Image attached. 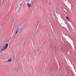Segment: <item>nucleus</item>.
I'll return each mask as SVG.
<instances>
[{
    "label": "nucleus",
    "mask_w": 76,
    "mask_h": 76,
    "mask_svg": "<svg viewBox=\"0 0 76 76\" xmlns=\"http://www.w3.org/2000/svg\"><path fill=\"white\" fill-rule=\"evenodd\" d=\"M65 35L64 36V37L65 39H66L67 42H68L70 44H74V43H73V41L72 39L69 37L68 35L66 34H65Z\"/></svg>",
    "instance_id": "obj_1"
},
{
    "label": "nucleus",
    "mask_w": 76,
    "mask_h": 76,
    "mask_svg": "<svg viewBox=\"0 0 76 76\" xmlns=\"http://www.w3.org/2000/svg\"><path fill=\"white\" fill-rule=\"evenodd\" d=\"M65 4L66 6H67V7L69 9H72V5L70 4H69V1H67V0H65Z\"/></svg>",
    "instance_id": "obj_2"
},
{
    "label": "nucleus",
    "mask_w": 76,
    "mask_h": 76,
    "mask_svg": "<svg viewBox=\"0 0 76 76\" xmlns=\"http://www.w3.org/2000/svg\"><path fill=\"white\" fill-rule=\"evenodd\" d=\"M66 22L65 21H62L61 22V24L60 25L62 27V28H65V27H66Z\"/></svg>",
    "instance_id": "obj_3"
},
{
    "label": "nucleus",
    "mask_w": 76,
    "mask_h": 76,
    "mask_svg": "<svg viewBox=\"0 0 76 76\" xmlns=\"http://www.w3.org/2000/svg\"><path fill=\"white\" fill-rule=\"evenodd\" d=\"M9 41H7L6 44H5V46H4V47H3V48L1 49V51H3V50H5L7 48L9 45Z\"/></svg>",
    "instance_id": "obj_4"
},
{
    "label": "nucleus",
    "mask_w": 76,
    "mask_h": 76,
    "mask_svg": "<svg viewBox=\"0 0 76 76\" xmlns=\"http://www.w3.org/2000/svg\"><path fill=\"white\" fill-rule=\"evenodd\" d=\"M28 3H27V4L28 7H31L32 6V4L30 3H32V1L31 0H30L28 1Z\"/></svg>",
    "instance_id": "obj_5"
},
{
    "label": "nucleus",
    "mask_w": 76,
    "mask_h": 76,
    "mask_svg": "<svg viewBox=\"0 0 76 76\" xmlns=\"http://www.w3.org/2000/svg\"><path fill=\"white\" fill-rule=\"evenodd\" d=\"M26 26V24L25 23H23L21 25V27H22V29L24 30L25 28V26Z\"/></svg>",
    "instance_id": "obj_6"
},
{
    "label": "nucleus",
    "mask_w": 76,
    "mask_h": 76,
    "mask_svg": "<svg viewBox=\"0 0 76 76\" xmlns=\"http://www.w3.org/2000/svg\"><path fill=\"white\" fill-rule=\"evenodd\" d=\"M20 6H21V4H19L18 5V7L17 8V10H18L19 9H20Z\"/></svg>",
    "instance_id": "obj_7"
},
{
    "label": "nucleus",
    "mask_w": 76,
    "mask_h": 76,
    "mask_svg": "<svg viewBox=\"0 0 76 76\" xmlns=\"http://www.w3.org/2000/svg\"><path fill=\"white\" fill-rule=\"evenodd\" d=\"M36 54L37 55H39V48H37V50L36 51Z\"/></svg>",
    "instance_id": "obj_8"
},
{
    "label": "nucleus",
    "mask_w": 76,
    "mask_h": 76,
    "mask_svg": "<svg viewBox=\"0 0 76 76\" xmlns=\"http://www.w3.org/2000/svg\"><path fill=\"white\" fill-rule=\"evenodd\" d=\"M22 28L20 26L19 27H18V30L19 31H20L22 30Z\"/></svg>",
    "instance_id": "obj_9"
},
{
    "label": "nucleus",
    "mask_w": 76,
    "mask_h": 76,
    "mask_svg": "<svg viewBox=\"0 0 76 76\" xmlns=\"http://www.w3.org/2000/svg\"><path fill=\"white\" fill-rule=\"evenodd\" d=\"M21 44H22V45H24L25 44V41H24V40L22 41V42L21 43Z\"/></svg>",
    "instance_id": "obj_10"
},
{
    "label": "nucleus",
    "mask_w": 76,
    "mask_h": 76,
    "mask_svg": "<svg viewBox=\"0 0 76 76\" xmlns=\"http://www.w3.org/2000/svg\"><path fill=\"white\" fill-rule=\"evenodd\" d=\"M8 62H11V61H12V58L8 60Z\"/></svg>",
    "instance_id": "obj_11"
},
{
    "label": "nucleus",
    "mask_w": 76,
    "mask_h": 76,
    "mask_svg": "<svg viewBox=\"0 0 76 76\" xmlns=\"http://www.w3.org/2000/svg\"><path fill=\"white\" fill-rule=\"evenodd\" d=\"M59 72L60 73H61V70H60V68H59Z\"/></svg>",
    "instance_id": "obj_12"
},
{
    "label": "nucleus",
    "mask_w": 76,
    "mask_h": 76,
    "mask_svg": "<svg viewBox=\"0 0 76 76\" xmlns=\"http://www.w3.org/2000/svg\"><path fill=\"white\" fill-rule=\"evenodd\" d=\"M66 17L67 19L68 20V21H69V18H68V17H67V16H66Z\"/></svg>",
    "instance_id": "obj_13"
},
{
    "label": "nucleus",
    "mask_w": 76,
    "mask_h": 76,
    "mask_svg": "<svg viewBox=\"0 0 76 76\" xmlns=\"http://www.w3.org/2000/svg\"><path fill=\"white\" fill-rule=\"evenodd\" d=\"M18 29H17L16 31V32H15V34H18Z\"/></svg>",
    "instance_id": "obj_14"
},
{
    "label": "nucleus",
    "mask_w": 76,
    "mask_h": 76,
    "mask_svg": "<svg viewBox=\"0 0 76 76\" xmlns=\"http://www.w3.org/2000/svg\"><path fill=\"white\" fill-rule=\"evenodd\" d=\"M46 20H47V19H48V17H47V16H46Z\"/></svg>",
    "instance_id": "obj_15"
},
{
    "label": "nucleus",
    "mask_w": 76,
    "mask_h": 76,
    "mask_svg": "<svg viewBox=\"0 0 76 76\" xmlns=\"http://www.w3.org/2000/svg\"><path fill=\"white\" fill-rule=\"evenodd\" d=\"M18 69H19V67L16 70V71H17V70H18Z\"/></svg>",
    "instance_id": "obj_16"
},
{
    "label": "nucleus",
    "mask_w": 76,
    "mask_h": 76,
    "mask_svg": "<svg viewBox=\"0 0 76 76\" xmlns=\"http://www.w3.org/2000/svg\"><path fill=\"white\" fill-rule=\"evenodd\" d=\"M67 54H68V55H70V52H69V54L68 53H67Z\"/></svg>",
    "instance_id": "obj_17"
},
{
    "label": "nucleus",
    "mask_w": 76,
    "mask_h": 76,
    "mask_svg": "<svg viewBox=\"0 0 76 76\" xmlns=\"http://www.w3.org/2000/svg\"><path fill=\"white\" fill-rule=\"evenodd\" d=\"M6 62H7H7H9V61H8V60L7 61H6Z\"/></svg>",
    "instance_id": "obj_18"
},
{
    "label": "nucleus",
    "mask_w": 76,
    "mask_h": 76,
    "mask_svg": "<svg viewBox=\"0 0 76 76\" xmlns=\"http://www.w3.org/2000/svg\"><path fill=\"white\" fill-rule=\"evenodd\" d=\"M4 44H3V45H2V46H4Z\"/></svg>",
    "instance_id": "obj_19"
},
{
    "label": "nucleus",
    "mask_w": 76,
    "mask_h": 76,
    "mask_svg": "<svg viewBox=\"0 0 76 76\" xmlns=\"http://www.w3.org/2000/svg\"><path fill=\"white\" fill-rule=\"evenodd\" d=\"M18 67H19V65H18Z\"/></svg>",
    "instance_id": "obj_20"
},
{
    "label": "nucleus",
    "mask_w": 76,
    "mask_h": 76,
    "mask_svg": "<svg viewBox=\"0 0 76 76\" xmlns=\"http://www.w3.org/2000/svg\"><path fill=\"white\" fill-rule=\"evenodd\" d=\"M66 76H67V75H66Z\"/></svg>",
    "instance_id": "obj_21"
}]
</instances>
